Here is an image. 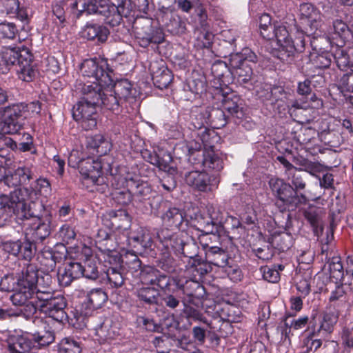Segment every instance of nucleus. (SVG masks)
<instances>
[{
  "mask_svg": "<svg viewBox=\"0 0 353 353\" xmlns=\"http://www.w3.org/2000/svg\"><path fill=\"white\" fill-rule=\"evenodd\" d=\"M17 281L13 285L10 300L14 305H26L30 313L41 311L54 297L48 292L37 289V270L33 264H27L16 274Z\"/></svg>",
  "mask_w": 353,
  "mask_h": 353,
  "instance_id": "1",
  "label": "nucleus"
},
{
  "mask_svg": "<svg viewBox=\"0 0 353 353\" xmlns=\"http://www.w3.org/2000/svg\"><path fill=\"white\" fill-rule=\"evenodd\" d=\"M0 57V69L2 73H6L11 67L17 65L19 78L27 82L32 81L38 73L32 54L23 45L3 47Z\"/></svg>",
  "mask_w": 353,
  "mask_h": 353,
  "instance_id": "2",
  "label": "nucleus"
},
{
  "mask_svg": "<svg viewBox=\"0 0 353 353\" xmlns=\"http://www.w3.org/2000/svg\"><path fill=\"white\" fill-rule=\"evenodd\" d=\"M296 171L292 172L291 175H288V179L291 181L294 188L279 178H272L269 181L270 187L277 198L288 208L292 209L306 202V197L297 193L298 190L305 188V183Z\"/></svg>",
  "mask_w": 353,
  "mask_h": 353,
  "instance_id": "3",
  "label": "nucleus"
},
{
  "mask_svg": "<svg viewBox=\"0 0 353 353\" xmlns=\"http://www.w3.org/2000/svg\"><path fill=\"white\" fill-rule=\"evenodd\" d=\"M39 114L41 105L39 101H34L28 105L23 103H14L0 109L3 120L0 121V134H17L22 128L23 118H26L28 112Z\"/></svg>",
  "mask_w": 353,
  "mask_h": 353,
  "instance_id": "4",
  "label": "nucleus"
},
{
  "mask_svg": "<svg viewBox=\"0 0 353 353\" xmlns=\"http://www.w3.org/2000/svg\"><path fill=\"white\" fill-rule=\"evenodd\" d=\"M80 5L81 11L87 12V14L99 13L104 16L106 23L115 26L120 23L121 17H128L130 13V0H113L111 3L97 6V0H79L76 6Z\"/></svg>",
  "mask_w": 353,
  "mask_h": 353,
  "instance_id": "5",
  "label": "nucleus"
},
{
  "mask_svg": "<svg viewBox=\"0 0 353 353\" xmlns=\"http://www.w3.org/2000/svg\"><path fill=\"white\" fill-rule=\"evenodd\" d=\"M37 198V194L28 188L14 190L10 194H0V209L12 212L19 219H28L34 215V211L28 201L34 203Z\"/></svg>",
  "mask_w": 353,
  "mask_h": 353,
  "instance_id": "6",
  "label": "nucleus"
},
{
  "mask_svg": "<svg viewBox=\"0 0 353 353\" xmlns=\"http://www.w3.org/2000/svg\"><path fill=\"white\" fill-rule=\"evenodd\" d=\"M264 34L265 39L275 42L276 48L288 58L293 57L296 52H301L305 48L303 33H298L296 39L292 40L286 26L280 22L273 23L272 30Z\"/></svg>",
  "mask_w": 353,
  "mask_h": 353,
  "instance_id": "7",
  "label": "nucleus"
},
{
  "mask_svg": "<svg viewBox=\"0 0 353 353\" xmlns=\"http://www.w3.org/2000/svg\"><path fill=\"white\" fill-rule=\"evenodd\" d=\"M83 97L85 101L98 106L114 111L118 110V100L112 95V83L105 85L102 81L84 83L81 88Z\"/></svg>",
  "mask_w": 353,
  "mask_h": 353,
  "instance_id": "8",
  "label": "nucleus"
},
{
  "mask_svg": "<svg viewBox=\"0 0 353 353\" xmlns=\"http://www.w3.org/2000/svg\"><path fill=\"white\" fill-rule=\"evenodd\" d=\"M70 255L74 260L80 261L83 263L82 265L83 276L95 280L99 276L98 264L99 263V257L97 252H94L92 248L85 244L71 248Z\"/></svg>",
  "mask_w": 353,
  "mask_h": 353,
  "instance_id": "9",
  "label": "nucleus"
},
{
  "mask_svg": "<svg viewBox=\"0 0 353 353\" xmlns=\"http://www.w3.org/2000/svg\"><path fill=\"white\" fill-rule=\"evenodd\" d=\"M301 19L305 25V33L314 38L325 34L323 15L310 3H303L300 6Z\"/></svg>",
  "mask_w": 353,
  "mask_h": 353,
  "instance_id": "10",
  "label": "nucleus"
},
{
  "mask_svg": "<svg viewBox=\"0 0 353 353\" xmlns=\"http://www.w3.org/2000/svg\"><path fill=\"white\" fill-rule=\"evenodd\" d=\"M80 70L83 77L92 78L94 81H102L105 85L112 82L110 75L112 72L105 60L86 59L81 63Z\"/></svg>",
  "mask_w": 353,
  "mask_h": 353,
  "instance_id": "11",
  "label": "nucleus"
},
{
  "mask_svg": "<svg viewBox=\"0 0 353 353\" xmlns=\"http://www.w3.org/2000/svg\"><path fill=\"white\" fill-rule=\"evenodd\" d=\"M98 105L81 99L74 107L73 118L85 130L93 129L97 125V107Z\"/></svg>",
  "mask_w": 353,
  "mask_h": 353,
  "instance_id": "12",
  "label": "nucleus"
},
{
  "mask_svg": "<svg viewBox=\"0 0 353 353\" xmlns=\"http://www.w3.org/2000/svg\"><path fill=\"white\" fill-rule=\"evenodd\" d=\"M32 210L34 211V214L27 219L30 218L34 219L33 238L34 240L42 241L48 237L51 232L50 225L52 222V215L49 211L45 209L42 203L38 204L39 213H37L35 208H32ZM23 219H24L22 220Z\"/></svg>",
  "mask_w": 353,
  "mask_h": 353,
  "instance_id": "13",
  "label": "nucleus"
},
{
  "mask_svg": "<svg viewBox=\"0 0 353 353\" xmlns=\"http://www.w3.org/2000/svg\"><path fill=\"white\" fill-rule=\"evenodd\" d=\"M185 183L200 192H212L218 187L219 180L214 175L206 172L191 171L185 176Z\"/></svg>",
  "mask_w": 353,
  "mask_h": 353,
  "instance_id": "14",
  "label": "nucleus"
},
{
  "mask_svg": "<svg viewBox=\"0 0 353 353\" xmlns=\"http://www.w3.org/2000/svg\"><path fill=\"white\" fill-rule=\"evenodd\" d=\"M222 97L223 110H213L210 115V117L214 115L219 117L220 121L222 122L221 125H224L225 124L224 111H227L231 115L238 119H241L243 117V112L239 105L240 99L234 92L223 94Z\"/></svg>",
  "mask_w": 353,
  "mask_h": 353,
  "instance_id": "15",
  "label": "nucleus"
},
{
  "mask_svg": "<svg viewBox=\"0 0 353 353\" xmlns=\"http://www.w3.org/2000/svg\"><path fill=\"white\" fill-rule=\"evenodd\" d=\"M108 300L107 294L101 288H95L88 292L86 299L81 304L80 314L83 316H89L94 312L100 308Z\"/></svg>",
  "mask_w": 353,
  "mask_h": 353,
  "instance_id": "16",
  "label": "nucleus"
},
{
  "mask_svg": "<svg viewBox=\"0 0 353 353\" xmlns=\"http://www.w3.org/2000/svg\"><path fill=\"white\" fill-rule=\"evenodd\" d=\"M125 174L121 173V179L125 183L128 190L133 195L144 196L150 192V188L146 182L141 180L140 176L134 172L123 170Z\"/></svg>",
  "mask_w": 353,
  "mask_h": 353,
  "instance_id": "17",
  "label": "nucleus"
},
{
  "mask_svg": "<svg viewBox=\"0 0 353 353\" xmlns=\"http://www.w3.org/2000/svg\"><path fill=\"white\" fill-rule=\"evenodd\" d=\"M78 168L84 179L90 180L91 183L95 184L97 183L99 178L101 176L103 164L101 159L86 157Z\"/></svg>",
  "mask_w": 353,
  "mask_h": 353,
  "instance_id": "18",
  "label": "nucleus"
},
{
  "mask_svg": "<svg viewBox=\"0 0 353 353\" xmlns=\"http://www.w3.org/2000/svg\"><path fill=\"white\" fill-rule=\"evenodd\" d=\"M140 279L143 283L157 285L161 289H166L170 285V278L161 274L152 267H145L140 272Z\"/></svg>",
  "mask_w": 353,
  "mask_h": 353,
  "instance_id": "19",
  "label": "nucleus"
},
{
  "mask_svg": "<svg viewBox=\"0 0 353 353\" xmlns=\"http://www.w3.org/2000/svg\"><path fill=\"white\" fill-rule=\"evenodd\" d=\"M8 348L10 353H25L34 352V345L30 333L12 335L8 339Z\"/></svg>",
  "mask_w": 353,
  "mask_h": 353,
  "instance_id": "20",
  "label": "nucleus"
},
{
  "mask_svg": "<svg viewBox=\"0 0 353 353\" xmlns=\"http://www.w3.org/2000/svg\"><path fill=\"white\" fill-rule=\"evenodd\" d=\"M65 302L61 296L54 297L41 311L52 319L61 322L66 317L65 312Z\"/></svg>",
  "mask_w": 353,
  "mask_h": 353,
  "instance_id": "21",
  "label": "nucleus"
},
{
  "mask_svg": "<svg viewBox=\"0 0 353 353\" xmlns=\"http://www.w3.org/2000/svg\"><path fill=\"white\" fill-rule=\"evenodd\" d=\"M129 244L134 248L140 245L143 248H149L152 245V237L149 230L143 227H137V229L130 232L128 236Z\"/></svg>",
  "mask_w": 353,
  "mask_h": 353,
  "instance_id": "22",
  "label": "nucleus"
},
{
  "mask_svg": "<svg viewBox=\"0 0 353 353\" xmlns=\"http://www.w3.org/2000/svg\"><path fill=\"white\" fill-rule=\"evenodd\" d=\"M164 227L177 229L183 223L184 216L183 212L177 208H170L161 215Z\"/></svg>",
  "mask_w": 353,
  "mask_h": 353,
  "instance_id": "23",
  "label": "nucleus"
},
{
  "mask_svg": "<svg viewBox=\"0 0 353 353\" xmlns=\"http://www.w3.org/2000/svg\"><path fill=\"white\" fill-rule=\"evenodd\" d=\"M30 334L34 351L41 347L48 346L55 340V334L50 328L47 329L45 327L44 330L37 331Z\"/></svg>",
  "mask_w": 353,
  "mask_h": 353,
  "instance_id": "24",
  "label": "nucleus"
},
{
  "mask_svg": "<svg viewBox=\"0 0 353 353\" xmlns=\"http://www.w3.org/2000/svg\"><path fill=\"white\" fill-rule=\"evenodd\" d=\"M82 35L83 37L94 40L97 39L100 42L105 41L109 35V30L104 26L88 23L82 31Z\"/></svg>",
  "mask_w": 353,
  "mask_h": 353,
  "instance_id": "25",
  "label": "nucleus"
},
{
  "mask_svg": "<svg viewBox=\"0 0 353 353\" xmlns=\"http://www.w3.org/2000/svg\"><path fill=\"white\" fill-rule=\"evenodd\" d=\"M3 6L10 17H17L22 21L28 19V12L26 8L20 6L19 0H3Z\"/></svg>",
  "mask_w": 353,
  "mask_h": 353,
  "instance_id": "26",
  "label": "nucleus"
},
{
  "mask_svg": "<svg viewBox=\"0 0 353 353\" xmlns=\"http://www.w3.org/2000/svg\"><path fill=\"white\" fill-rule=\"evenodd\" d=\"M112 224L120 231L124 232L130 227L131 219L125 210H118L110 212Z\"/></svg>",
  "mask_w": 353,
  "mask_h": 353,
  "instance_id": "27",
  "label": "nucleus"
},
{
  "mask_svg": "<svg viewBox=\"0 0 353 353\" xmlns=\"http://www.w3.org/2000/svg\"><path fill=\"white\" fill-rule=\"evenodd\" d=\"M206 258L209 263L223 268L227 265L229 259L228 254L218 247H211L206 253Z\"/></svg>",
  "mask_w": 353,
  "mask_h": 353,
  "instance_id": "28",
  "label": "nucleus"
},
{
  "mask_svg": "<svg viewBox=\"0 0 353 353\" xmlns=\"http://www.w3.org/2000/svg\"><path fill=\"white\" fill-rule=\"evenodd\" d=\"M28 189L35 191L37 194V198L34 200V203L30 201H28V206L30 205V207L33 208H35V207L38 208V204L40 203H37V201L39 199V195L47 198L51 194L52 191L50 182L46 179L43 178L37 179L34 187H31Z\"/></svg>",
  "mask_w": 353,
  "mask_h": 353,
  "instance_id": "29",
  "label": "nucleus"
},
{
  "mask_svg": "<svg viewBox=\"0 0 353 353\" xmlns=\"http://www.w3.org/2000/svg\"><path fill=\"white\" fill-rule=\"evenodd\" d=\"M132 88L131 83L127 79L117 81L114 85L112 83V91L114 94L112 95L117 98L118 107L119 106V100L127 99L132 95Z\"/></svg>",
  "mask_w": 353,
  "mask_h": 353,
  "instance_id": "30",
  "label": "nucleus"
},
{
  "mask_svg": "<svg viewBox=\"0 0 353 353\" xmlns=\"http://www.w3.org/2000/svg\"><path fill=\"white\" fill-rule=\"evenodd\" d=\"M202 163L205 168L215 172H219L223 168L222 159L213 150H205L203 152Z\"/></svg>",
  "mask_w": 353,
  "mask_h": 353,
  "instance_id": "31",
  "label": "nucleus"
},
{
  "mask_svg": "<svg viewBox=\"0 0 353 353\" xmlns=\"http://www.w3.org/2000/svg\"><path fill=\"white\" fill-rule=\"evenodd\" d=\"M256 61V54L250 48H246L243 49L240 53L232 55L230 58V64L231 66L239 65V63L245 65L248 62L255 63Z\"/></svg>",
  "mask_w": 353,
  "mask_h": 353,
  "instance_id": "32",
  "label": "nucleus"
},
{
  "mask_svg": "<svg viewBox=\"0 0 353 353\" xmlns=\"http://www.w3.org/2000/svg\"><path fill=\"white\" fill-rule=\"evenodd\" d=\"M88 146L96 150L99 155L105 154L110 150L111 144L105 140L103 135L96 134L90 137L88 141Z\"/></svg>",
  "mask_w": 353,
  "mask_h": 353,
  "instance_id": "33",
  "label": "nucleus"
},
{
  "mask_svg": "<svg viewBox=\"0 0 353 353\" xmlns=\"http://www.w3.org/2000/svg\"><path fill=\"white\" fill-rule=\"evenodd\" d=\"M76 227L72 223L63 224L58 232V236L65 243H70L77 236Z\"/></svg>",
  "mask_w": 353,
  "mask_h": 353,
  "instance_id": "34",
  "label": "nucleus"
},
{
  "mask_svg": "<svg viewBox=\"0 0 353 353\" xmlns=\"http://www.w3.org/2000/svg\"><path fill=\"white\" fill-rule=\"evenodd\" d=\"M59 353H81V347L79 343L71 338H65L59 343Z\"/></svg>",
  "mask_w": 353,
  "mask_h": 353,
  "instance_id": "35",
  "label": "nucleus"
},
{
  "mask_svg": "<svg viewBox=\"0 0 353 353\" xmlns=\"http://www.w3.org/2000/svg\"><path fill=\"white\" fill-rule=\"evenodd\" d=\"M338 321V315L334 312L325 313L317 332H323L330 334L333 331L334 325Z\"/></svg>",
  "mask_w": 353,
  "mask_h": 353,
  "instance_id": "36",
  "label": "nucleus"
},
{
  "mask_svg": "<svg viewBox=\"0 0 353 353\" xmlns=\"http://www.w3.org/2000/svg\"><path fill=\"white\" fill-rule=\"evenodd\" d=\"M154 83L161 90L166 88L172 81L171 72L165 68L160 73H155L152 76Z\"/></svg>",
  "mask_w": 353,
  "mask_h": 353,
  "instance_id": "37",
  "label": "nucleus"
},
{
  "mask_svg": "<svg viewBox=\"0 0 353 353\" xmlns=\"http://www.w3.org/2000/svg\"><path fill=\"white\" fill-rule=\"evenodd\" d=\"M137 296L146 303L152 304L157 301L159 291L154 288L144 287L137 290Z\"/></svg>",
  "mask_w": 353,
  "mask_h": 353,
  "instance_id": "38",
  "label": "nucleus"
},
{
  "mask_svg": "<svg viewBox=\"0 0 353 353\" xmlns=\"http://www.w3.org/2000/svg\"><path fill=\"white\" fill-rule=\"evenodd\" d=\"M207 212L210 218L212 225L222 224L225 216L222 208L218 205L209 204L207 206Z\"/></svg>",
  "mask_w": 353,
  "mask_h": 353,
  "instance_id": "39",
  "label": "nucleus"
},
{
  "mask_svg": "<svg viewBox=\"0 0 353 353\" xmlns=\"http://www.w3.org/2000/svg\"><path fill=\"white\" fill-rule=\"evenodd\" d=\"M231 67L233 68L232 73L237 77L239 82L246 83L250 79L252 69L250 65L245 64V65H243V64L239 63V65Z\"/></svg>",
  "mask_w": 353,
  "mask_h": 353,
  "instance_id": "40",
  "label": "nucleus"
},
{
  "mask_svg": "<svg viewBox=\"0 0 353 353\" xmlns=\"http://www.w3.org/2000/svg\"><path fill=\"white\" fill-rule=\"evenodd\" d=\"M273 242L279 250L285 252L292 246L294 239L290 233L283 232L279 235L274 236Z\"/></svg>",
  "mask_w": 353,
  "mask_h": 353,
  "instance_id": "41",
  "label": "nucleus"
},
{
  "mask_svg": "<svg viewBox=\"0 0 353 353\" xmlns=\"http://www.w3.org/2000/svg\"><path fill=\"white\" fill-rule=\"evenodd\" d=\"M330 276L336 280L341 281L344 276L343 267L339 257H333L329 263Z\"/></svg>",
  "mask_w": 353,
  "mask_h": 353,
  "instance_id": "42",
  "label": "nucleus"
},
{
  "mask_svg": "<svg viewBox=\"0 0 353 353\" xmlns=\"http://www.w3.org/2000/svg\"><path fill=\"white\" fill-rule=\"evenodd\" d=\"M18 34V29L14 23L10 22L0 23V38L14 39Z\"/></svg>",
  "mask_w": 353,
  "mask_h": 353,
  "instance_id": "43",
  "label": "nucleus"
},
{
  "mask_svg": "<svg viewBox=\"0 0 353 353\" xmlns=\"http://www.w3.org/2000/svg\"><path fill=\"white\" fill-rule=\"evenodd\" d=\"M349 290V287L346 285L341 284L335 287V289L332 290L329 300L330 302L336 303L345 302L346 301V293Z\"/></svg>",
  "mask_w": 353,
  "mask_h": 353,
  "instance_id": "44",
  "label": "nucleus"
},
{
  "mask_svg": "<svg viewBox=\"0 0 353 353\" xmlns=\"http://www.w3.org/2000/svg\"><path fill=\"white\" fill-rule=\"evenodd\" d=\"M34 246L33 243L29 241H20L19 256L24 260L30 261L34 255Z\"/></svg>",
  "mask_w": 353,
  "mask_h": 353,
  "instance_id": "45",
  "label": "nucleus"
},
{
  "mask_svg": "<svg viewBox=\"0 0 353 353\" xmlns=\"http://www.w3.org/2000/svg\"><path fill=\"white\" fill-rule=\"evenodd\" d=\"M222 225H225L228 229H231L234 232H236L237 234H243L245 232V229L240 220L232 216H227L225 217Z\"/></svg>",
  "mask_w": 353,
  "mask_h": 353,
  "instance_id": "46",
  "label": "nucleus"
},
{
  "mask_svg": "<svg viewBox=\"0 0 353 353\" xmlns=\"http://www.w3.org/2000/svg\"><path fill=\"white\" fill-rule=\"evenodd\" d=\"M172 159V157L170 154H164L162 158L159 157V163L155 164L154 165L159 168L161 170L168 172L170 174H174L176 172V169L170 165Z\"/></svg>",
  "mask_w": 353,
  "mask_h": 353,
  "instance_id": "47",
  "label": "nucleus"
},
{
  "mask_svg": "<svg viewBox=\"0 0 353 353\" xmlns=\"http://www.w3.org/2000/svg\"><path fill=\"white\" fill-rule=\"evenodd\" d=\"M85 158V154H83L81 149H74L69 154L68 165L72 168H78Z\"/></svg>",
  "mask_w": 353,
  "mask_h": 353,
  "instance_id": "48",
  "label": "nucleus"
},
{
  "mask_svg": "<svg viewBox=\"0 0 353 353\" xmlns=\"http://www.w3.org/2000/svg\"><path fill=\"white\" fill-rule=\"evenodd\" d=\"M110 324L108 321L102 323L101 327L97 330V334L103 341H108L113 339L116 335V332L113 329H109Z\"/></svg>",
  "mask_w": 353,
  "mask_h": 353,
  "instance_id": "49",
  "label": "nucleus"
},
{
  "mask_svg": "<svg viewBox=\"0 0 353 353\" xmlns=\"http://www.w3.org/2000/svg\"><path fill=\"white\" fill-rule=\"evenodd\" d=\"M107 277L110 285L115 288L121 287L124 281L122 274L114 268H110L107 271Z\"/></svg>",
  "mask_w": 353,
  "mask_h": 353,
  "instance_id": "50",
  "label": "nucleus"
},
{
  "mask_svg": "<svg viewBox=\"0 0 353 353\" xmlns=\"http://www.w3.org/2000/svg\"><path fill=\"white\" fill-rule=\"evenodd\" d=\"M261 272L263 273V279L270 283H275L280 279V274L276 266L274 268L265 266L261 268Z\"/></svg>",
  "mask_w": 353,
  "mask_h": 353,
  "instance_id": "51",
  "label": "nucleus"
},
{
  "mask_svg": "<svg viewBox=\"0 0 353 353\" xmlns=\"http://www.w3.org/2000/svg\"><path fill=\"white\" fill-rule=\"evenodd\" d=\"M333 28L335 34L343 38H346L350 32V28L341 19H336L333 22Z\"/></svg>",
  "mask_w": 353,
  "mask_h": 353,
  "instance_id": "52",
  "label": "nucleus"
},
{
  "mask_svg": "<svg viewBox=\"0 0 353 353\" xmlns=\"http://www.w3.org/2000/svg\"><path fill=\"white\" fill-rule=\"evenodd\" d=\"M316 336V332H314L309 336L304 339L303 343L305 347H306L305 353H309L310 351L316 350L319 349L321 345L322 341L320 339H314V337Z\"/></svg>",
  "mask_w": 353,
  "mask_h": 353,
  "instance_id": "53",
  "label": "nucleus"
},
{
  "mask_svg": "<svg viewBox=\"0 0 353 353\" xmlns=\"http://www.w3.org/2000/svg\"><path fill=\"white\" fill-rule=\"evenodd\" d=\"M273 23L271 22V17L268 14H263L259 19V28L261 36L265 39V33L268 34V32L272 30Z\"/></svg>",
  "mask_w": 353,
  "mask_h": 353,
  "instance_id": "54",
  "label": "nucleus"
},
{
  "mask_svg": "<svg viewBox=\"0 0 353 353\" xmlns=\"http://www.w3.org/2000/svg\"><path fill=\"white\" fill-rule=\"evenodd\" d=\"M308 172L319 179L321 188L324 189L334 188V177L332 174L326 173L322 177H320L314 174L312 171H308Z\"/></svg>",
  "mask_w": 353,
  "mask_h": 353,
  "instance_id": "55",
  "label": "nucleus"
},
{
  "mask_svg": "<svg viewBox=\"0 0 353 353\" xmlns=\"http://www.w3.org/2000/svg\"><path fill=\"white\" fill-rule=\"evenodd\" d=\"M14 173L16 177L18 179H20V183H26L28 182L32 177V172L29 168L22 166L18 167L14 171Z\"/></svg>",
  "mask_w": 353,
  "mask_h": 353,
  "instance_id": "56",
  "label": "nucleus"
},
{
  "mask_svg": "<svg viewBox=\"0 0 353 353\" xmlns=\"http://www.w3.org/2000/svg\"><path fill=\"white\" fill-rule=\"evenodd\" d=\"M190 269L193 272H195L196 273L194 274V277H196L197 275L202 276L208 272V265L205 263L196 259H192Z\"/></svg>",
  "mask_w": 353,
  "mask_h": 353,
  "instance_id": "57",
  "label": "nucleus"
},
{
  "mask_svg": "<svg viewBox=\"0 0 353 353\" xmlns=\"http://www.w3.org/2000/svg\"><path fill=\"white\" fill-rule=\"evenodd\" d=\"M181 301L183 305V311L187 318L196 321H202V315L196 309L189 305L185 299H182Z\"/></svg>",
  "mask_w": 353,
  "mask_h": 353,
  "instance_id": "58",
  "label": "nucleus"
},
{
  "mask_svg": "<svg viewBox=\"0 0 353 353\" xmlns=\"http://www.w3.org/2000/svg\"><path fill=\"white\" fill-rule=\"evenodd\" d=\"M67 271L70 272V276L74 279L82 276L83 272L82 271V264L79 261L70 262L66 265Z\"/></svg>",
  "mask_w": 353,
  "mask_h": 353,
  "instance_id": "59",
  "label": "nucleus"
},
{
  "mask_svg": "<svg viewBox=\"0 0 353 353\" xmlns=\"http://www.w3.org/2000/svg\"><path fill=\"white\" fill-rule=\"evenodd\" d=\"M333 59L341 70H344L349 65L348 55L343 50L338 49Z\"/></svg>",
  "mask_w": 353,
  "mask_h": 353,
  "instance_id": "60",
  "label": "nucleus"
},
{
  "mask_svg": "<svg viewBox=\"0 0 353 353\" xmlns=\"http://www.w3.org/2000/svg\"><path fill=\"white\" fill-rule=\"evenodd\" d=\"M167 243L165 246L168 249L171 248L175 252L184 253V243L183 241L179 237V235L174 233V236Z\"/></svg>",
  "mask_w": 353,
  "mask_h": 353,
  "instance_id": "61",
  "label": "nucleus"
},
{
  "mask_svg": "<svg viewBox=\"0 0 353 353\" xmlns=\"http://www.w3.org/2000/svg\"><path fill=\"white\" fill-rule=\"evenodd\" d=\"M308 321V317L307 316H301L300 318L297 319H294L291 321V323L289 324L287 320L285 321L284 325L285 326V329L284 332L285 334L287 333V330L288 328H292L294 330H300L303 328Z\"/></svg>",
  "mask_w": 353,
  "mask_h": 353,
  "instance_id": "62",
  "label": "nucleus"
},
{
  "mask_svg": "<svg viewBox=\"0 0 353 353\" xmlns=\"http://www.w3.org/2000/svg\"><path fill=\"white\" fill-rule=\"evenodd\" d=\"M3 249L5 252L14 256H19L20 240L5 242L3 243Z\"/></svg>",
  "mask_w": 353,
  "mask_h": 353,
  "instance_id": "63",
  "label": "nucleus"
},
{
  "mask_svg": "<svg viewBox=\"0 0 353 353\" xmlns=\"http://www.w3.org/2000/svg\"><path fill=\"white\" fill-rule=\"evenodd\" d=\"M225 272L228 274V276L233 282H237L241 280L242 273L241 270L236 265L228 266L226 265L225 268Z\"/></svg>",
  "mask_w": 353,
  "mask_h": 353,
  "instance_id": "64",
  "label": "nucleus"
}]
</instances>
